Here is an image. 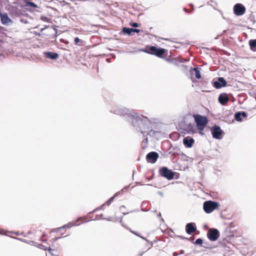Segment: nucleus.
<instances>
[{
  "mask_svg": "<svg viewBox=\"0 0 256 256\" xmlns=\"http://www.w3.org/2000/svg\"><path fill=\"white\" fill-rule=\"evenodd\" d=\"M147 54L154 55L158 58H164L166 60L170 62V60L165 58L166 53L168 52V50L163 48H157L154 46H147L143 50Z\"/></svg>",
  "mask_w": 256,
  "mask_h": 256,
  "instance_id": "nucleus-1",
  "label": "nucleus"
},
{
  "mask_svg": "<svg viewBox=\"0 0 256 256\" xmlns=\"http://www.w3.org/2000/svg\"><path fill=\"white\" fill-rule=\"evenodd\" d=\"M193 118L196 123L197 128L199 130V133L202 134L203 132L202 131L204 130L208 122V118L205 116H202L200 114H194Z\"/></svg>",
  "mask_w": 256,
  "mask_h": 256,
  "instance_id": "nucleus-2",
  "label": "nucleus"
},
{
  "mask_svg": "<svg viewBox=\"0 0 256 256\" xmlns=\"http://www.w3.org/2000/svg\"><path fill=\"white\" fill-rule=\"evenodd\" d=\"M219 204L217 202L212 201H206L204 203V210L207 214L212 212L214 210L218 208Z\"/></svg>",
  "mask_w": 256,
  "mask_h": 256,
  "instance_id": "nucleus-3",
  "label": "nucleus"
},
{
  "mask_svg": "<svg viewBox=\"0 0 256 256\" xmlns=\"http://www.w3.org/2000/svg\"><path fill=\"white\" fill-rule=\"evenodd\" d=\"M161 176L166 178L168 180L174 178V172L171 170L168 169L166 167H162L159 171Z\"/></svg>",
  "mask_w": 256,
  "mask_h": 256,
  "instance_id": "nucleus-4",
  "label": "nucleus"
},
{
  "mask_svg": "<svg viewBox=\"0 0 256 256\" xmlns=\"http://www.w3.org/2000/svg\"><path fill=\"white\" fill-rule=\"evenodd\" d=\"M220 235L219 231L214 228H210L207 234L208 238L210 241L216 240Z\"/></svg>",
  "mask_w": 256,
  "mask_h": 256,
  "instance_id": "nucleus-5",
  "label": "nucleus"
},
{
  "mask_svg": "<svg viewBox=\"0 0 256 256\" xmlns=\"http://www.w3.org/2000/svg\"><path fill=\"white\" fill-rule=\"evenodd\" d=\"M211 132L214 138L216 139L221 138V136L223 133V131L220 128L216 125H214L211 128Z\"/></svg>",
  "mask_w": 256,
  "mask_h": 256,
  "instance_id": "nucleus-6",
  "label": "nucleus"
},
{
  "mask_svg": "<svg viewBox=\"0 0 256 256\" xmlns=\"http://www.w3.org/2000/svg\"><path fill=\"white\" fill-rule=\"evenodd\" d=\"M234 12L236 16H242L246 12V8L242 4H236L234 6Z\"/></svg>",
  "mask_w": 256,
  "mask_h": 256,
  "instance_id": "nucleus-7",
  "label": "nucleus"
},
{
  "mask_svg": "<svg viewBox=\"0 0 256 256\" xmlns=\"http://www.w3.org/2000/svg\"><path fill=\"white\" fill-rule=\"evenodd\" d=\"M158 158V154L156 152H152L147 154L146 160L150 162L154 163Z\"/></svg>",
  "mask_w": 256,
  "mask_h": 256,
  "instance_id": "nucleus-8",
  "label": "nucleus"
},
{
  "mask_svg": "<svg viewBox=\"0 0 256 256\" xmlns=\"http://www.w3.org/2000/svg\"><path fill=\"white\" fill-rule=\"evenodd\" d=\"M212 84L216 88H220L222 87L226 86V82L223 78H218V81L214 82Z\"/></svg>",
  "mask_w": 256,
  "mask_h": 256,
  "instance_id": "nucleus-9",
  "label": "nucleus"
},
{
  "mask_svg": "<svg viewBox=\"0 0 256 256\" xmlns=\"http://www.w3.org/2000/svg\"><path fill=\"white\" fill-rule=\"evenodd\" d=\"M219 102L223 105H226L229 101V98L228 95L226 93L221 94L218 98Z\"/></svg>",
  "mask_w": 256,
  "mask_h": 256,
  "instance_id": "nucleus-10",
  "label": "nucleus"
},
{
  "mask_svg": "<svg viewBox=\"0 0 256 256\" xmlns=\"http://www.w3.org/2000/svg\"><path fill=\"white\" fill-rule=\"evenodd\" d=\"M194 142V140L189 136H187L184 138V144L188 148H192Z\"/></svg>",
  "mask_w": 256,
  "mask_h": 256,
  "instance_id": "nucleus-11",
  "label": "nucleus"
},
{
  "mask_svg": "<svg viewBox=\"0 0 256 256\" xmlns=\"http://www.w3.org/2000/svg\"><path fill=\"white\" fill-rule=\"evenodd\" d=\"M196 228L192 223H188L186 226V232L188 234H191L196 231Z\"/></svg>",
  "mask_w": 256,
  "mask_h": 256,
  "instance_id": "nucleus-12",
  "label": "nucleus"
},
{
  "mask_svg": "<svg viewBox=\"0 0 256 256\" xmlns=\"http://www.w3.org/2000/svg\"><path fill=\"white\" fill-rule=\"evenodd\" d=\"M44 54L46 58H50L52 60H56L58 57V54L57 53L52 52H45Z\"/></svg>",
  "mask_w": 256,
  "mask_h": 256,
  "instance_id": "nucleus-13",
  "label": "nucleus"
},
{
  "mask_svg": "<svg viewBox=\"0 0 256 256\" xmlns=\"http://www.w3.org/2000/svg\"><path fill=\"white\" fill-rule=\"evenodd\" d=\"M242 117L246 118V114L245 112H238L235 114L234 118L236 120L240 122L242 120Z\"/></svg>",
  "mask_w": 256,
  "mask_h": 256,
  "instance_id": "nucleus-14",
  "label": "nucleus"
},
{
  "mask_svg": "<svg viewBox=\"0 0 256 256\" xmlns=\"http://www.w3.org/2000/svg\"><path fill=\"white\" fill-rule=\"evenodd\" d=\"M1 21L2 24H6L11 22L7 14H0Z\"/></svg>",
  "mask_w": 256,
  "mask_h": 256,
  "instance_id": "nucleus-15",
  "label": "nucleus"
},
{
  "mask_svg": "<svg viewBox=\"0 0 256 256\" xmlns=\"http://www.w3.org/2000/svg\"><path fill=\"white\" fill-rule=\"evenodd\" d=\"M186 131L188 134H194L196 132V130L194 126L192 124H189L187 126Z\"/></svg>",
  "mask_w": 256,
  "mask_h": 256,
  "instance_id": "nucleus-16",
  "label": "nucleus"
},
{
  "mask_svg": "<svg viewBox=\"0 0 256 256\" xmlns=\"http://www.w3.org/2000/svg\"><path fill=\"white\" fill-rule=\"evenodd\" d=\"M249 45L251 50L255 51L256 48V39L250 40Z\"/></svg>",
  "mask_w": 256,
  "mask_h": 256,
  "instance_id": "nucleus-17",
  "label": "nucleus"
},
{
  "mask_svg": "<svg viewBox=\"0 0 256 256\" xmlns=\"http://www.w3.org/2000/svg\"><path fill=\"white\" fill-rule=\"evenodd\" d=\"M193 70L195 72V76L197 79H200L201 78V75L200 72L198 68H195L193 69Z\"/></svg>",
  "mask_w": 256,
  "mask_h": 256,
  "instance_id": "nucleus-18",
  "label": "nucleus"
},
{
  "mask_svg": "<svg viewBox=\"0 0 256 256\" xmlns=\"http://www.w3.org/2000/svg\"><path fill=\"white\" fill-rule=\"evenodd\" d=\"M133 28H122V32L125 33L127 34H130L132 32Z\"/></svg>",
  "mask_w": 256,
  "mask_h": 256,
  "instance_id": "nucleus-19",
  "label": "nucleus"
},
{
  "mask_svg": "<svg viewBox=\"0 0 256 256\" xmlns=\"http://www.w3.org/2000/svg\"><path fill=\"white\" fill-rule=\"evenodd\" d=\"M48 253L51 254L52 256H56V254L54 252H56V251L51 248H48Z\"/></svg>",
  "mask_w": 256,
  "mask_h": 256,
  "instance_id": "nucleus-20",
  "label": "nucleus"
},
{
  "mask_svg": "<svg viewBox=\"0 0 256 256\" xmlns=\"http://www.w3.org/2000/svg\"><path fill=\"white\" fill-rule=\"evenodd\" d=\"M195 244H200L201 245L202 244V240L201 238H198Z\"/></svg>",
  "mask_w": 256,
  "mask_h": 256,
  "instance_id": "nucleus-21",
  "label": "nucleus"
},
{
  "mask_svg": "<svg viewBox=\"0 0 256 256\" xmlns=\"http://www.w3.org/2000/svg\"><path fill=\"white\" fill-rule=\"evenodd\" d=\"M28 4L33 8H37L36 4L32 2H28Z\"/></svg>",
  "mask_w": 256,
  "mask_h": 256,
  "instance_id": "nucleus-22",
  "label": "nucleus"
},
{
  "mask_svg": "<svg viewBox=\"0 0 256 256\" xmlns=\"http://www.w3.org/2000/svg\"><path fill=\"white\" fill-rule=\"evenodd\" d=\"M114 197H115V196H112V197L110 198V199H109V200L106 202V204H109L111 202H112V201L114 199Z\"/></svg>",
  "mask_w": 256,
  "mask_h": 256,
  "instance_id": "nucleus-23",
  "label": "nucleus"
},
{
  "mask_svg": "<svg viewBox=\"0 0 256 256\" xmlns=\"http://www.w3.org/2000/svg\"><path fill=\"white\" fill-rule=\"evenodd\" d=\"M74 43L76 44H78V42H80V39L78 38H76L74 40Z\"/></svg>",
  "mask_w": 256,
  "mask_h": 256,
  "instance_id": "nucleus-24",
  "label": "nucleus"
},
{
  "mask_svg": "<svg viewBox=\"0 0 256 256\" xmlns=\"http://www.w3.org/2000/svg\"><path fill=\"white\" fill-rule=\"evenodd\" d=\"M132 233H133L135 235L138 236H140V234H138V232H135V231H131Z\"/></svg>",
  "mask_w": 256,
  "mask_h": 256,
  "instance_id": "nucleus-25",
  "label": "nucleus"
},
{
  "mask_svg": "<svg viewBox=\"0 0 256 256\" xmlns=\"http://www.w3.org/2000/svg\"><path fill=\"white\" fill-rule=\"evenodd\" d=\"M133 27L137 28L138 26V25L137 23H133L132 25Z\"/></svg>",
  "mask_w": 256,
  "mask_h": 256,
  "instance_id": "nucleus-26",
  "label": "nucleus"
},
{
  "mask_svg": "<svg viewBox=\"0 0 256 256\" xmlns=\"http://www.w3.org/2000/svg\"><path fill=\"white\" fill-rule=\"evenodd\" d=\"M140 30H138V29H133V30H132V32H136V33L139 32H140Z\"/></svg>",
  "mask_w": 256,
  "mask_h": 256,
  "instance_id": "nucleus-27",
  "label": "nucleus"
},
{
  "mask_svg": "<svg viewBox=\"0 0 256 256\" xmlns=\"http://www.w3.org/2000/svg\"><path fill=\"white\" fill-rule=\"evenodd\" d=\"M173 256H177L178 255V254L176 252H174L172 254Z\"/></svg>",
  "mask_w": 256,
  "mask_h": 256,
  "instance_id": "nucleus-28",
  "label": "nucleus"
},
{
  "mask_svg": "<svg viewBox=\"0 0 256 256\" xmlns=\"http://www.w3.org/2000/svg\"><path fill=\"white\" fill-rule=\"evenodd\" d=\"M72 226H73V224H68L67 227L68 228H71Z\"/></svg>",
  "mask_w": 256,
  "mask_h": 256,
  "instance_id": "nucleus-29",
  "label": "nucleus"
},
{
  "mask_svg": "<svg viewBox=\"0 0 256 256\" xmlns=\"http://www.w3.org/2000/svg\"><path fill=\"white\" fill-rule=\"evenodd\" d=\"M202 91L204 92H211L210 90H202Z\"/></svg>",
  "mask_w": 256,
  "mask_h": 256,
  "instance_id": "nucleus-30",
  "label": "nucleus"
},
{
  "mask_svg": "<svg viewBox=\"0 0 256 256\" xmlns=\"http://www.w3.org/2000/svg\"><path fill=\"white\" fill-rule=\"evenodd\" d=\"M4 233V231L3 230H0V234H3Z\"/></svg>",
  "mask_w": 256,
  "mask_h": 256,
  "instance_id": "nucleus-31",
  "label": "nucleus"
},
{
  "mask_svg": "<svg viewBox=\"0 0 256 256\" xmlns=\"http://www.w3.org/2000/svg\"><path fill=\"white\" fill-rule=\"evenodd\" d=\"M184 250H181V252H180V254H184Z\"/></svg>",
  "mask_w": 256,
  "mask_h": 256,
  "instance_id": "nucleus-32",
  "label": "nucleus"
},
{
  "mask_svg": "<svg viewBox=\"0 0 256 256\" xmlns=\"http://www.w3.org/2000/svg\"><path fill=\"white\" fill-rule=\"evenodd\" d=\"M42 241H45V240H43L42 238Z\"/></svg>",
  "mask_w": 256,
  "mask_h": 256,
  "instance_id": "nucleus-33",
  "label": "nucleus"
}]
</instances>
